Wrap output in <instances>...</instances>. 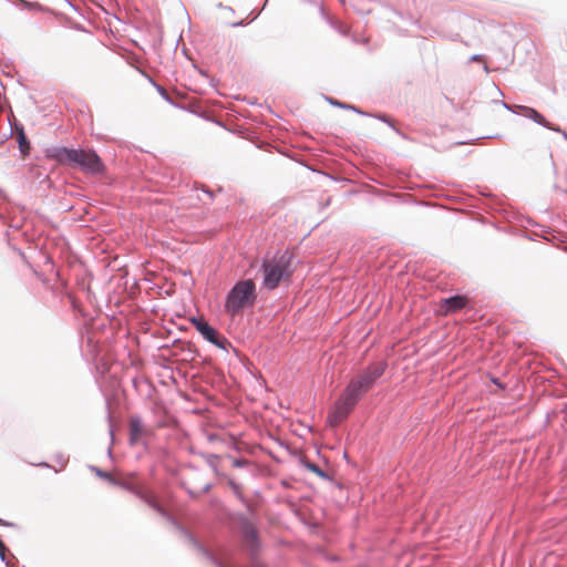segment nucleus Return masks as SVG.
I'll list each match as a JSON object with an SVG mask.
<instances>
[{"label": "nucleus", "instance_id": "f03ea898", "mask_svg": "<svg viewBox=\"0 0 567 567\" xmlns=\"http://www.w3.org/2000/svg\"><path fill=\"white\" fill-rule=\"evenodd\" d=\"M48 157L63 165H78L91 174L103 171L101 158L92 151L54 147L48 151Z\"/></svg>", "mask_w": 567, "mask_h": 567}, {"label": "nucleus", "instance_id": "9d476101", "mask_svg": "<svg viewBox=\"0 0 567 567\" xmlns=\"http://www.w3.org/2000/svg\"><path fill=\"white\" fill-rule=\"evenodd\" d=\"M303 464H305V466H306L309 471H311V472H313V473L318 474L319 476H321V477H323V478H326V477H327V475L324 474V472H323V471L318 466V464H317V463H303Z\"/></svg>", "mask_w": 567, "mask_h": 567}, {"label": "nucleus", "instance_id": "f8f14e48", "mask_svg": "<svg viewBox=\"0 0 567 567\" xmlns=\"http://www.w3.org/2000/svg\"><path fill=\"white\" fill-rule=\"evenodd\" d=\"M229 485L231 486L233 491L238 495L240 496V487L239 485H237L236 483H234L233 481H229Z\"/></svg>", "mask_w": 567, "mask_h": 567}, {"label": "nucleus", "instance_id": "ddd939ff", "mask_svg": "<svg viewBox=\"0 0 567 567\" xmlns=\"http://www.w3.org/2000/svg\"><path fill=\"white\" fill-rule=\"evenodd\" d=\"M234 464H235V466H240L243 463L236 462Z\"/></svg>", "mask_w": 567, "mask_h": 567}, {"label": "nucleus", "instance_id": "423d86ee", "mask_svg": "<svg viewBox=\"0 0 567 567\" xmlns=\"http://www.w3.org/2000/svg\"><path fill=\"white\" fill-rule=\"evenodd\" d=\"M468 305V298L466 296H453L440 301V313L442 316H449L464 309Z\"/></svg>", "mask_w": 567, "mask_h": 567}, {"label": "nucleus", "instance_id": "0eeeda50", "mask_svg": "<svg viewBox=\"0 0 567 567\" xmlns=\"http://www.w3.org/2000/svg\"><path fill=\"white\" fill-rule=\"evenodd\" d=\"M192 323L196 330L209 342L219 344V333L216 329L208 324L203 318L192 319Z\"/></svg>", "mask_w": 567, "mask_h": 567}, {"label": "nucleus", "instance_id": "9b49d317", "mask_svg": "<svg viewBox=\"0 0 567 567\" xmlns=\"http://www.w3.org/2000/svg\"><path fill=\"white\" fill-rule=\"evenodd\" d=\"M244 533L247 542L252 543L256 540V532L251 526H247Z\"/></svg>", "mask_w": 567, "mask_h": 567}, {"label": "nucleus", "instance_id": "6e6552de", "mask_svg": "<svg viewBox=\"0 0 567 567\" xmlns=\"http://www.w3.org/2000/svg\"><path fill=\"white\" fill-rule=\"evenodd\" d=\"M516 109L519 110V112L524 116L535 121L536 123H538V124H540V125H543V126H545V127H547L549 130H553V131H560L559 128H556V127L551 126V124L539 112H537L535 109H532V107H528V106H523V105H518V106H516Z\"/></svg>", "mask_w": 567, "mask_h": 567}, {"label": "nucleus", "instance_id": "1a4fd4ad", "mask_svg": "<svg viewBox=\"0 0 567 567\" xmlns=\"http://www.w3.org/2000/svg\"><path fill=\"white\" fill-rule=\"evenodd\" d=\"M18 143L21 153L23 154V156H27L30 152V144L22 128L18 133Z\"/></svg>", "mask_w": 567, "mask_h": 567}, {"label": "nucleus", "instance_id": "7ed1b4c3", "mask_svg": "<svg viewBox=\"0 0 567 567\" xmlns=\"http://www.w3.org/2000/svg\"><path fill=\"white\" fill-rule=\"evenodd\" d=\"M262 274V286L268 290H274L281 281L289 280L292 275L291 254L285 251L265 259Z\"/></svg>", "mask_w": 567, "mask_h": 567}, {"label": "nucleus", "instance_id": "f257e3e1", "mask_svg": "<svg viewBox=\"0 0 567 567\" xmlns=\"http://www.w3.org/2000/svg\"><path fill=\"white\" fill-rule=\"evenodd\" d=\"M385 371V363L377 362L369 365L361 374L353 378L346 386L328 415V423L337 426L352 412L359 400L367 393Z\"/></svg>", "mask_w": 567, "mask_h": 567}, {"label": "nucleus", "instance_id": "20e7f679", "mask_svg": "<svg viewBox=\"0 0 567 567\" xmlns=\"http://www.w3.org/2000/svg\"><path fill=\"white\" fill-rule=\"evenodd\" d=\"M256 285L251 279L240 280L235 284L226 297L225 311L230 317L240 315L246 308L256 302Z\"/></svg>", "mask_w": 567, "mask_h": 567}, {"label": "nucleus", "instance_id": "39448f33", "mask_svg": "<svg viewBox=\"0 0 567 567\" xmlns=\"http://www.w3.org/2000/svg\"><path fill=\"white\" fill-rule=\"evenodd\" d=\"M154 436V429L145 424L140 416L128 420V442L132 446L146 445Z\"/></svg>", "mask_w": 567, "mask_h": 567}]
</instances>
